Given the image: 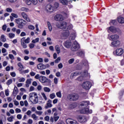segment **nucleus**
<instances>
[{
	"label": "nucleus",
	"mask_w": 124,
	"mask_h": 124,
	"mask_svg": "<svg viewBox=\"0 0 124 124\" xmlns=\"http://www.w3.org/2000/svg\"><path fill=\"white\" fill-rule=\"evenodd\" d=\"M56 26L58 29H62L63 30H71L73 26L72 24H68L67 25V23L65 21H62L61 22L57 23L56 24Z\"/></svg>",
	"instance_id": "obj_1"
},
{
	"label": "nucleus",
	"mask_w": 124,
	"mask_h": 124,
	"mask_svg": "<svg viewBox=\"0 0 124 124\" xmlns=\"http://www.w3.org/2000/svg\"><path fill=\"white\" fill-rule=\"evenodd\" d=\"M30 99L32 103L36 104L38 102V96L35 92H32L29 94Z\"/></svg>",
	"instance_id": "obj_2"
},
{
	"label": "nucleus",
	"mask_w": 124,
	"mask_h": 124,
	"mask_svg": "<svg viewBox=\"0 0 124 124\" xmlns=\"http://www.w3.org/2000/svg\"><path fill=\"white\" fill-rule=\"evenodd\" d=\"M16 22L17 24L19 29H23L24 26L26 24V21L21 18L16 19Z\"/></svg>",
	"instance_id": "obj_3"
},
{
	"label": "nucleus",
	"mask_w": 124,
	"mask_h": 124,
	"mask_svg": "<svg viewBox=\"0 0 124 124\" xmlns=\"http://www.w3.org/2000/svg\"><path fill=\"white\" fill-rule=\"evenodd\" d=\"M80 49V45L76 41H75L73 43L72 47H71V51L75 52L78 51Z\"/></svg>",
	"instance_id": "obj_4"
},
{
	"label": "nucleus",
	"mask_w": 124,
	"mask_h": 124,
	"mask_svg": "<svg viewBox=\"0 0 124 124\" xmlns=\"http://www.w3.org/2000/svg\"><path fill=\"white\" fill-rule=\"evenodd\" d=\"M92 87V83L90 81H85L82 84V87L84 90H90Z\"/></svg>",
	"instance_id": "obj_5"
},
{
	"label": "nucleus",
	"mask_w": 124,
	"mask_h": 124,
	"mask_svg": "<svg viewBox=\"0 0 124 124\" xmlns=\"http://www.w3.org/2000/svg\"><path fill=\"white\" fill-rule=\"evenodd\" d=\"M67 98L71 101L77 100L79 98V95L77 94H71L67 96Z\"/></svg>",
	"instance_id": "obj_6"
},
{
	"label": "nucleus",
	"mask_w": 124,
	"mask_h": 124,
	"mask_svg": "<svg viewBox=\"0 0 124 124\" xmlns=\"http://www.w3.org/2000/svg\"><path fill=\"white\" fill-rule=\"evenodd\" d=\"M113 54L115 56H122L124 54V49L122 48H117L115 51L113 52Z\"/></svg>",
	"instance_id": "obj_7"
},
{
	"label": "nucleus",
	"mask_w": 124,
	"mask_h": 124,
	"mask_svg": "<svg viewBox=\"0 0 124 124\" xmlns=\"http://www.w3.org/2000/svg\"><path fill=\"white\" fill-rule=\"evenodd\" d=\"M80 113L81 114H92L93 113V110L92 109H89V108H84L80 110Z\"/></svg>",
	"instance_id": "obj_8"
},
{
	"label": "nucleus",
	"mask_w": 124,
	"mask_h": 124,
	"mask_svg": "<svg viewBox=\"0 0 124 124\" xmlns=\"http://www.w3.org/2000/svg\"><path fill=\"white\" fill-rule=\"evenodd\" d=\"M69 30H66L65 31H62L61 34V36H62V38L63 39H65V38H67L68 36H69Z\"/></svg>",
	"instance_id": "obj_9"
},
{
	"label": "nucleus",
	"mask_w": 124,
	"mask_h": 124,
	"mask_svg": "<svg viewBox=\"0 0 124 124\" xmlns=\"http://www.w3.org/2000/svg\"><path fill=\"white\" fill-rule=\"evenodd\" d=\"M21 16L24 20L27 21V22H31V19L29 17V16H28L27 13L23 12L21 13Z\"/></svg>",
	"instance_id": "obj_10"
},
{
	"label": "nucleus",
	"mask_w": 124,
	"mask_h": 124,
	"mask_svg": "<svg viewBox=\"0 0 124 124\" xmlns=\"http://www.w3.org/2000/svg\"><path fill=\"white\" fill-rule=\"evenodd\" d=\"M78 120L79 123H86L87 121H88V119H87V117L85 116H79L78 117Z\"/></svg>",
	"instance_id": "obj_11"
},
{
	"label": "nucleus",
	"mask_w": 124,
	"mask_h": 124,
	"mask_svg": "<svg viewBox=\"0 0 124 124\" xmlns=\"http://www.w3.org/2000/svg\"><path fill=\"white\" fill-rule=\"evenodd\" d=\"M66 123L67 124H79L77 121L70 118L67 119Z\"/></svg>",
	"instance_id": "obj_12"
},
{
	"label": "nucleus",
	"mask_w": 124,
	"mask_h": 124,
	"mask_svg": "<svg viewBox=\"0 0 124 124\" xmlns=\"http://www.w3.org/2000/svg\"><path fill=\"white\" fill-rule=\"evenodd\" d=\"M54 20L57 21H63V16H62V15L57 14L54 16Z\"/></svg>",
	"instance_id": "obj_13"
},
{
	"label": "nucleus",
	"mask_w": 124,
	"mask_h": 124,
	"mask_svg": "<svg viewBox=\"0 0 124 124\" xmlns=\"http://www.w3.org/2000/svg\"><path fill=\"white\" fill-rule=\"evenodd\" d=\"M46 10L48 11V12H53L54 11L53 7L52 5L48 4L46 6Z\"/></svg>",
	"instance_id": "obj_14"
},
{
	"label": "nucleus",
	"mask_w": 124,
	"mask_h": 124,
	"mask_svg": "<svg viewBox=\"0 0 124 124\" xmlns=\"http://www.w3.org/2000/svg\"><path fill=\"white\" fill-rule=\"evenodd\" d=\"M90 104V102L88 101H84L81 102L80 104V107H83V108H86L88 105Z\"/></svg>",
	"instance_id": "obj_15"
},
{
	"label": "nucleus",
	"mask_w": 124,
	"mask_h": 124,
	"mask_svg": "<svg viewBox=\"0 0 124 124\" xmlns=\"http://www.w3.org/2000/svg\"><path fill=\"white\" fill-rule=\"evenodd\" d=\"M39 81L41 83H46L48 81V78L45 76H40L39 78Z\"/></svg>",
	"instance_id": "obj_16"
},
{
	"label": "nucleus",
	"mask_w": 124,
	"mask_h": 124,
	"mask_svg": "<svg viewBox=\"0 0 124 124\" xmlns=\"http://www.w3.org/2000/svg\"><path fill=\"white\" fill-rule=\"evenodd\" d=\"M72 44L71 43V42L70 41H66L63 43V45L66 48H70Z\"/></svg>",
	"instance_id": "obj_17"
},
{
	"label": "nucleus",
	"mask_w": 124,
	"mask_h": 124,
	"mask_svg": "<svg viewBox=\"0 0 124 124\" xmlns=\"http://www.w3.org/2000/svg\"><path fill=\"white\" fill-rule=\"evenodd\" d=\"M38 69H40L41 70H43L44 69H46V67L45 65L43 63H40L37 65Z\"/></svg>",
	"instance_id": "obj_18"
},
{
	"label": "nucleus",
	"mask_w": 124,
	"mask_h": 124,
	"mask_svg": "<svg viewBox=\"0 0 124 124\" xmlns=\"http://www.w3.org/2000/svg\"><path fill=\"white\" fill-rule=\"evenodd\" d=\"M53 106V105H52V100L49 99L46 103V106H45V108L46 109H48V108H51Z\"/></svg>",
	"instance_id": "obj_19"
},
{
	"label": "nucleus",
	"mask_w": 124,
	"mask_h": 124,
	"mask_svg": "<svg viewBox=\"0 0 124 124\" xmlns=\"http://www.w3.org/2000/svg\"><path fill=\"white\" fill-rule=\"evenodd\" d=\"M120 44H121V42L119 41H115L111 43L112 47H118L120 46Z\"/></svg>",
	"instance_id": "obj_20"
},
{
	"label": "nucleus",
	"mask_w": 124,
	"mask_h": 124,
	"mask_svg": "<svg viewBox=\"0 0 124 124\" xmlns=\"http://www.w3.org/2000/svg\"><path fill=\"white\" fill-rule=\"evenodd\" d=\"M20 42L21 46H22L23 48H24V49H26L28 47L27 44H26V43H25V41H24V39H21Z\"/></svg>",
	"instance_id": "obj_21"
},
{
	"label": "nucleus",
	"mask_w": 124,
	"mask_h": 124,
	"mask_svg": "<svg viewBox=\"0 0 124 124\" xmlns=\"http://www.w3.org/2000/svg\"><path fill=\"white\" fill-rule=\"evenodd\" d=\"M120 37L117 34L112 35L110 36V38L114 41V40H117Z\"/></svg>",
	"instance_id": "obj_22"
},
{
	"label": "nucleus",
	"mask_w": 124,
	"mask_h": 124,
	"mask_svg": "<svg viewBox=\"0 0 124 124\" xmlns=\"http://www.w3.org/2000/svg\"><path fill=\"white\" fill-rule=\"evenodd\" d=\"M31 78L27 79L26 81V87L27 88H29L30 87V85L31 84Z\"/></svg>",
	"instance_id": "obj_23"
},
{
	"label": "nucleus",
	"mask_w": 124,
	"mask_h": 124,
	"mask_svg": "<svg viewBox=\"0 0 124 124\" xmlns=\"http://www.w3.org/2000/svg\"><path fill=\"white\" fill-rule=\"evenodd\" d=\"M109 30L113 32V33H116L117 32V29L113 26L109 28Z\"/></svg>",
	"instance_id": "obj_24"
},
{
	"label": "nucleus",
	"mask_w": 124,
	"mask_h": 124,
	"mask_svg": "<svg viewBox=\"0 0 124 124\" xmlns=\"http://www.w3.org/2000/svg\"><path fill=\"white\" fill-rule=\"evenodd\" d=\"M53 118L54 119L55 122H58L59 119H60V116H58V113L55 112L53 114Z\"/></svg>",
	"instance_id": "obj_25"
},
{
	"label": "nucleus",
	"mask_w": 124,
	"mask_h": 124,
	"mask_svg": "<svg viewBox=\"0 0 124 124\" xmlns=\"http://www.w3.org/2000/svg\"><path fill=\"white\" fill-rule=\"evenodd\" d=\"M17 93H18V88L17 87L15 86L14 89L13 94L14 96H16L17 95Z\"/></svg>",
	"instance_id": "obj_26"
},
{
	"label": "nucleus",
	"mask_w": 124,
	"mask_h": 124,
	"mask_svg": "<svg viewBox=\"0 0 124 124\" xmlns=\"http://www.w3.org/2000/svg\"><path fill=\"white\" fill-rule=\"evenodd\" d=\"M55 49L57 53V54L59 55L60 53H61V48L60 47V46L59 45H56L55 46Z\"/></svg>",
	"instance_id": "obj_27"
},
{
	"label": "nucleus",
	"mask_w": 124,
	"mask_h": 124,
	"mask_svg": "<svg viewBox=\"0 0 124 124\" xmlns=\"http://www.w3.org/2000/svg\"><path fill=\"white\" fill-rule=\"evenodd\" d=\"M118 21L119 22V23H120V24H124V18L119 16L118 18Z\"/></svg>",
	"instance_id": "obj_28"
},
{
	"label": "nucleus",
	"mask_w": 124,
	"mask_h": 124,
	"mask_svg": "<svg viewBox=\"0 0 124 124\" xmlns=\"http://www.w3.org/2000/svg\"><path fill=\"white\" fill-rule=\"evenodd\" d=\"M18 66L19 67V71H22L23 70V69L24 68V66L21 62H19L17 63Z\"/></svg>",
	"instance_id": "obj_29"
},
{
	"label": "nucleus",
	"mask_w": 124,
	"mask_h": 124,
	"mask_svg": "<svg viewBox=\"0 0 124 124\" xmlns=\"http://www.w3.org/2000/svg\"><path fill=\"white\" fill-rule=\"evenodd\" d=\"M60 2L62 3V4H63L64 5H66L67 3H68V0H59Z\"/></svg>",
	"instance_id": "obj_30"
},
{
	"label": "nucleus",
	"mask_w": 124,
	"mask_h": 124,
	"mask_svg": "<svg viewBox=\"0 0 124 124\" xmlns=\"http://www.w3.org/2000/svg\"><path fill=\"white\" fill-rule=\"evenodd\" d=\"M77 55L78 56H84V51H83V50H78V52H77Z\"/></svg>",
	"instance_id": "obj_31"
},
{
	"label": "nucleus",
	"mask_w": 124,
	"mask_h": 124,
	"mask_svg": "<svg viewBox=\"0 0 124 124\" xmlns=\"http://www.w3.org/2000/svg\"><path fill=\"white\" fill-rule=\"evenodd\" d=\"M0 39L2 42H5V41H6V38H5V36H4V35H2L0 37Z\"/></svg>",
	"instance_id": "obj_32"
},
{
	"label": "nucleus",
	"mask_w": 124,
	"mask_h": 124,
	"mask_svg": "<svg viewBox=\"0 0 124 124\" xmlns=\"http://www.w3.org/2000/svg\"><path fill=\"white\" fill-rule=\"evenodd\" d=\"M7 121L10 123L13 122V120H14V116H11L10 117H8L7 119Z\"/></svg>",
	"instance_id": "obj_33"
},
{
	"label": "nucleus",
	"mask_w": 124,
	"mask_h": 124,
	"mask_svg": "<svg viewBox=\"0 0 124 124\" xmlns=\"http://www.w3.org/2000/svg\"><path fill=\"white\" fill-rule=\"evenodd\" d=\"M47 27L48 28V30L49 31H52V25H51V23L49 21L47 22Z\"/></svg>",
	"instance_id": "obj_34"
},
{
	"label": "nucleus",
	"mask_w": 124,
	"mask_h": 124,
	"mask_svg": "<svg viewBox=\"0 0 124 124\" xmlns=\"http://www.w3.org/2000/svg\"><path fill=\"white\" fill-rule=\"evenodd\" d=\"M76 107H77L76 103H73L69 106V108L71 109H74V108H76Z\"/></svg>",
	"instance_id": "obj_35"
},
{
	"label": "nucleus",
	"mask_w": 124,
	"mask_h": 124,
	"mask_svg": "<svg viewBox=\"0 0 124 124\" xmlns=\"http://www.w3.org/2000/svg\"><path fill=\"white\" fill-rule=\"evenodd\" d=\"M21 11H25V12H29V8L25 7L20 8Z\"/></svg>",
	"instance_id": "obj_36"
},
{
	"label": "nucleus",
	"mask_w": 124,
	"mask_h": 124,
	"mask_svg": "<svg viewBox=\"0 0 124 124\" xmlns=\"http://www.w3.org/2000/svg\"><path fill=\"white\" fill-rule=\"evenodd\" d=\"M38 42H39V38H36L31 41V43H33V44H35V43H37Z\"/></svg>",
	"instance_id": "obj_37"
},
{
	"label": "nucleus",
	"mask_w": 124,
	"mask_h": 124,
	"mask_svg": "<svg viewBox=\"0 0 124 124\" xmlns=\"http://www.w3.org/2000/svg\"><path fill=\"white\" fill-rule=\"evenodd\" d=\"M18 81L20 82H24L26 81V78H20L18 77Z\"/></svg>",
	"instance_id": "obj_38"
},
{
	"label": "nucleus",
	"mask_w": 124,
	"mask_h": 124,
	"mask_svg": "<svg viewBox=\"0 0 124 124\" xmlns=\"http://www.w3.org/2000/svg\"><path fill=\"white\" fill-rule=\"evenodd\" d=\"M53 7V10L55 11V10H56V9H57L59 7L58 3H57V2L55 3Z\"/></svg>",
	"instance_id": "obj_39"
},
{
	"label": "nucleus",
	"mask_w": 124,
	"mask_h": 124,
	"mask_svg": "<svg viewBox=\"0 0 124 124\" xmlns=\"http://www.w3.org/2000/svg\"><path fill=\"white\" fill-rule=\"evenodd\" d=\"M22 39H23L24 42L27 44L30 42V40H31V38H30V37H28L27 39H25V37H23Z\"/></svg>",
	"instance_id": "obj_40"
},
{
	"label": "nucleus",
	"mask_w": 124,
	"mask_h": 124,
	"mask_svg": "<svg viewBox=\"0 0 124 124\" xmlns=\"http://www.w3.org/2000/svg\"><path fill=\"white\" fill-rule=\"evenodd\" d=\"M31 118L34 120V121H36L37 120V119H38V117L35 114H32Z\"/></svg>",
	"instance_id": "obj_41"
},
{
	"label": "nucleus",
	"mask_w": 124,
	"mask_h": 124,
	"mask_svg": "<svg viewBox=\"0 0 124 124\" xmlns=\"http://www.w3.org/2000/svg\"><path fill=\"white\" fill-rule=\"evenodd\" d=\"M8 36L9 38H14V37H15V34L13 33H10L8 34Z\"/></svg>",
	"instance_id": "obj_42"
},
{
	"label": "nucleus",
	"mask_w": 124,
	"mask_h": 124,
	"mask_svg": "<svg viewBox=\"0 0 124 124\" xmlns=\"http://www.w3.org/2000/svg\"><path fill=\"white\" fill-rule=\"evenodd\" d=\"M44 91L46 93H50V92H51V90L48 87H44Z\"/></svg>",
	"instance_id": "obj_43"
},
{
	"label": "nucleus",
	"mask_w": 124,
	"mask_h": 124,
	"mask_svg": "<svg viewBox=\"0 0 124 124\" xmlns=\"http://www.w3.org/2000/svg\"><path fill=\"white\" fill-rule=\"evenodd\" d=\"M49 97L51 98V99H54V98L56 97V94L55 93H52L49 95Z\"/></svg>",
	"instance_id": "obj_44"
},
{
	"label": "nucleus",
	"mask_w": 124,
	"mask_h": 124,
	"mask_svg": "<svg viewBox=\"0 0 124 124\" xmlns=\"http://www.w3.org/2000/svg\"><path fill=\"white\" fill-rule=\"evenodd\" d=\"M25 2H26L28 5H31V0H25Z\"/></svg>",
	"instance_id": "obj_45"
},
{
	"label": "nucleus",
	"mask_w": 124,
	"mask_h": 124,
	"mask_svg": "<svg viewBox=\"0 0 124 124\" xmlns=\"http://www.w3.org/2000/svg\"><path fill=\"white\" fill-rule=\"evenodd\" d=\"M13 81V80H12V79H9V80H7V83H6L7 85L8 86H9V85H10L11 84H12Z\"/></svg>",
	"instance_id": "obj_46"
},
{
	"label": "nucleus",
	"mask_w": 124,
	"mask_h": 124,
	"mask_svg": "<svg viewBox=\"0 0 124 124\" xmlns=\"http://www.w3.org/2000/svg\"><path fill=\"white\" fill-rule=\"evenodd\" d=\"M9 58L12 60H15V57H14V55L12 54H9Z\"/></svg>",
	"instance_id": "obj_47"
},
{
	"label": "nucleus",
	"mask_w": 124,
	"mask_h": 124,
	"mask_svg": "<svg viewBox=\"0 0 124 124\" xmlns=\"http://www.w3.org/2000/svg\"><path fill=\"white\" fill-rule=\"evenodd\" d=\"M56 95L57 97L61 98V97H62V93L61 92H57L56 93Z\"/></svg>",
	"instance_id": "obj_48"
},
{
	"label": "nucleus",
	"mask_w": 124,
	"mask_h": 124,
	"mask_svg": "<svg viewBox=\"0 0 124 124\" xmlns=\"http://www.w3.org/2000/svg\"><path fill=\"white\" fill-rule=\"evenodd\" d=\"M41 95L43 96V98L45 99V100H47V97L46 96L45 93H42Z\"/></svg>",
	"instance_id": "obj_49"
},
{
	"label": "nucleus",
	"mask_w": 124,
	"mask_h": 124,
	"mask_svg": "<svg viewBox=\"0 0 124 124\" xmlns=\"http://www.w3.org/2000/svg\"><path fill=\"white\" fill-rule=\"evenodd\" d=\"M74 58H72L68 61V63H69V64H72V63H73V62H74Z\"/></svg>",
	"instance_id": "obj_50"
},
{
	"label": "nucleus",
	"mask_w": 124,
	"mask_h": 124,
	"mask_svg": "<svg viewBox=\"0 0 124 124\" xmlns=\"http://www.w3.org/2000/svg\"><path fill=\"white\" fill-rule=\"evenodd\" d=\"M34 46H35V45L33 43H30L29 44V47L30 49H33V48H34Z\"/></svg>",
	"instance_id": "obj_51"
},
{
	"label": "nucleus",
	"mask_w": 124,
	"mask_h": 124,
	"mask_svg": "<svg viewBox=\"0 0 124 124\" xmlns=\"http://www.w3.org/2000/svg\"><path fill=\"white\" fill-rule=\"evenodd\" d=\"M45 121L46 122H49L50 121V117L48 116H46L44 118Z\"/></svg>",
	"instance_id": "obj_52"
},
{
	"label": "nucleus",
	"mask_w": 124,
	"mask_h": 124,
	"mask_svg": "<svg viewBox=\"0 0 124 124\" xmlns=\"http://www.w3.org/2000/svg\"><path fill=\"white\" fill-rule=\"evenodd\" d=\"M35 28L34 27V26H33V25H29V26H28V29L29 30H34Z\"/></svg>",
	"instance_id": "obj_53"
},
{
	"label": "nucleus",
	"mask_w": 124,
	"mask_h": 124,
	"mask_svg": "<svg viewBox=\"0 0 124 124\" xmlns=\"http://www.w3.org/2000/svg\"><path fill=\"white\" fill-rule=\"evenodd\" d=\"M82 63L84 64V65H85L86 66H88L89 65V63H88V61L84 60L82 61Z\"/></svg>",
	"instance_id": "obj_54"
},
{
	"label": "nucleus",
	"mask_w": 124,
	"mask_h": 124,
	"mask_svg": "<svg viewBox=\"0 0 124 124\" xmlns=\"http://www.w3.org/2000/svg\"><path fill=\"white\" fill-rule=\"evenodd\" d=\"M35 113L37 114V115H39V116H41L42 114H43V112L40 111H36Z\"/></svg>",
	"instance_id": "obj_55"
},
{
	"label": "nucleus",
	"mask_w": 124,
	"mask_h": 124,
	"mask_svg": "<svg viewBox=\"0 0 124 124\" xmlns=\"http://www.w3.org/2000/svg\"><path fill=\"white\" fill-rule=\"evenodd\" d=\"M61 61V57H58L55 61V63H59Z\"/></svg>",
	"instance_id": "obj_56"
},
{
	"label": "nucleus",
	"mask_w": 124,
	"mask_h": 124,
	"mask_svg": "<svg viewBox=\"0 0 124 124\" xmlns=\"http://www.w3.org/2000/svg\"><path fill=\"white\" fill-rule=\"evenodd\" d=\"M5 94L6 96H8V95H9V91L8 89H7L5 91Z\"/></svg>",
	"instance_id": "obj_57"
},
{
	"label": "nucleus",
	"mask_w": 124,
	"mask_h": 124,
	"mask_svg": "<svg viewBox=\"0 0 124 124\" xmlns=\"http://www.w3.org/2000/svg\"><path fill=\"white\" fill-rule=\"evenodd\" d=\"M10 75L12 77H16V73L14 72H12L10 73Z\"/></svg>",
	"instance_id": "obj_58"
},
{
	"label": "nucleus",
	"mask_w": 124,
	"mask_h": 124,
	"mask_svg": "<svg viewBox=\"0 0 124 124\" xmlns=\"http://www.w3.org/2000/svg\"><path fill=\"white\" fill-rule=\"evenodd\" d=\"M31 3H33V4H37V2H38V1H37V0H31Z\"/></svg>",
	"instance_id": "obj_59"
},
{
	"label": "nucleus",
	"mask_w": 124,
	"mask_h": 124,
	"mask_svg": "<svg viewBox=\"0 0 124 124\" xmlns=\"http://www.w3.org/2000/svg\"><path fill=\"white\" fill-rule=\"evenodd\" d=\"M0 96H1V97H4V96H5V95H4V92H1L0 93Z\"/></svg>",
	"instance_id": "obj_60"
},
{
	"label": "nucleus",
	"mask_w": 124,
	"mask_h": 124,
	"mask_svg": "<svg viewBox=\"0 0 124 124\" xmlns=\"http://www.w3.org/2000/svg\"><path fill=\"white\" fill-rule=\"evenodd\" d=\"M11 15L12 16L14 17V18H18V15L16 14L12 13Z\"/></svg>",
	"instance_id": "obj_61"
},
{
	"label": "nucleus",
	"mask_w": 124,
	"mask_h": 124,
	"mask_svg": "<svg viewBox=\"0 0 124 124\" xmlns=\"http://www.w3.org/2000/svg\"><path fill=\"white\" fill-rule=\"evenodd\" d=\"M16 113H21V109L18 108H16L15 109Z\"/></svg>",
	"instance_id": "obj_62"
},
{
	"label": "nucleus",
	"mask_w": 124,
	"mask_h": 124,
	"mask_svg": "<svg viewBox=\"0 0 124 124\" xmlns=\"http://www.w3.org/2000/svg\"><path fill=\"white\" fill-rule=\"evenodd\" d=\"M16 118L18 120H21V119H22V114H18L16 116Z\"/></svg>",
	"instance_id": "obj_63"
},
{
	"label": "nucleus",
	"mask_w": 124,
	"mask_h": 124,
	"mask_svg": "<svg viewBox=\"0 0 124 124\" xmlns=\"http://www.w3.org/2000/svg\"><path fill=\"white\" fill-rule=\"evenodd\" d=\"M6 11H7V12H12V9L7 8L6 9Z\"/></svg>",
	"instance_id": "obj_64"
}]
</instances>
